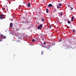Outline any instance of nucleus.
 <instances>
[{
	"instance_id": "29",
	"label": "nucleus",
	"mask_w": 76,
	"mask_h": 76,
	"mask_svg": "<svg viewBox=\"0 0 76 76\" xmlns=\"http://www.w3.org/2000/svg\"><path fill=\"white\" fill-rule=\"evenodd\" d=\"M73 19H72V20H72V21H73Z\"/></svg>"
},
{
	"instance_id": "19",
	"label": "nucleus",
	"mask_w": 76,
	"mask_h": 76,
	"mask_svg": "<svg viewBox=\"0 0 76 76\" xmlns=\"http://www.w3.org/2000/svg\"><path fill=\"white\" fill-rule=\"evenodd\" d=\"M3 10H6V8L3 9Z\"/></svg>"
},
{
	"instance_id": "9",
	"label": "nucleus",
	"mask_w": 76,
	"mask_h": 76,
	"mask_svg": "<svg viewBox=\"0 0 76 76\" xmlns=\"http://www.w3.org/2000/svg\"><path fill=\"white\" fill-rule=\"evenodd\" d=\"M2 37L4 39H6V36H3Z\"/></svg>"
},
{
	"instance_id": "18",
	"label": "nucleus",
	"mask_w": 76,
	"mask_h": 76,
	"mask_svg": "<svg viewBox=\"0 0 76 76\" xmlns=\"http://www.w3.org/2000/svg\"><path fill=\"white\" fill-rule=\"evenodd\" d=\"M74 18H75V17H74V16H73V17H72V19L74 20Z\"/></svg>"
},
{
	"instance_id": "4",
	"label": "nucleus",
	"mask_w": 76,
	"mask_h": 76,
	"mask_svg": "<svg viewBox=\"0 0 76 76\" xmlns=\"http://www.w3.org/2000/svg\"><path fill=\"white\" fill-rule=\"evenodd\" d=\"M40 37L41 38H44V35H43V34L41 33V34H40Z\"/></svg>"
},
{
	"instance_id": "27",
	"label": "nucleus",
	"mask_w": 76,
	"mask_h": 76,
	"mask_svg": "<svg viewBox=\"0 0 76 76\" xmlns=\"http://www.w3.org/2000/svg\"><path fill=\"white\" fill-rule=\"evenodd\" d=\"M43 39H42V41H44V38H43Z\"/></svg>"
},
{
	"instance_id": "1",
	"label": "nucleus",
	"mask_w": 76,
	"mask_h": 76,
	"mask_svg": "<svg viewBox=\"0 0 76 76\" xmlns=\"http://www.w3.org/2000/svg\"><path fill=\"white\" fill-rule=\"evenodd\" d=\"M45 47L46 48H47L48 50V49H49L50 48V44H46Z\"/></svg>"
},
{
	"instance_id": "3",
	"label": "nucleus",
	"mask_w": 76,
	"mask_h": 76,
	"mask_svg": "<svg viewBox=\"0 0 76 76\" xmlns=\"http://www.w3.org/2000/svg\"><path fill=\"white\" fill-rule=\"evenodd\" d=\"M42 27V25L41 24L37 27V28L38 29H41Z\"/></svg>"
},
{
	"instance_id": "11",
	"label": "nucleus",
	"mask_w": 76,
	"mask_h": 76,
	"mask_svg": "<svg viewBox=\"0 0 76 76\" xmlns=\"http://www.w3.org/2000/svg\"><path fill=\"white\" fill-rule=\"evenodd\" d=\"M72 32H75V29H73Z\"/></svg>"
},
{
	"instance_id": "17",
	"label": "nucleus",
	"mask_w": 76,
	"mask_h": 76,
	"mask_svg": "<svg viewBox=\"0 0 76 76\" xmlns=\"http://www.w3.org/2000/svg\"><path fill=\"white\" fill-rule=\"evenodd\" d=\"M35 39H33L32 40V41L33 42H35Z\"/></svg>"
},
{
	"instance_id": "5",
	"label": "nucleus",
	"mask_w": 76,
	"mask_h": 76,
	"mask_svg": "<svg viewBox=\"0 0 76 76\" xmlns=\"http://www.w3.org/2000/svg\"><path fill=\"white\" fill-rule=\"evenodd\" d=\"M53 6V5L51 4H50L48 6V7H52Z\"/></svg>"
},
{
	"instance_id": "12",
	"label": "nucleus",
	"mask_w": 76,
	"mask_h": 76,
	"mask_svg": "<svg viewBox=\"0 0 76 76\" xmlns=\"http://www.w3.org/2000/svg\"><path fill=\"white\" fill-rule=\"evenodd\" d=\"M42 22H44L45 21V20L44 19H42Z\"/></svg>"
},
{
	"instance_id": "24",
	"label": "nucleus",
	"mask_w": 76,
	"mask_h": 76,
	"mask_svg": "<svg viewBox=\"0 0 76 76\" xmlns=\"http://www.w3.org/2000/svg\"><path fill=\"white\" fill-rule=\"evenodd\" d=\"M59 42H61V39H60L59 40Z\"/></svg>"
},
{
	"instance_id": "14",
	"label": "nucleus",
	"mask_w": 76,
	"mask_h": 76,
	"mask_svg": "<svg viewBox=\"0 0 76 76\" xmlns=\"http://www.w3.org/2000/svg\"><path fill=\"white\" fill-rule=\"evenodd\" d=\"M68 23L69 24V23H70V21H68Z\"/></svg>"
},
{
	"instance_id": "13",
	"label": "nucleus",
	"mask_w": 76,
	"mask_h": 76,
	"mask_svg": "<svg viewBox=\"0 0 76 76\" xmlns=\"http://www.w3.org/2000/svg\"><path fill=\"white\" fill-rule=\"evenodd\" d=\"M70 7V8H71V10H73V8H72V7Z\"/></svg>"
},
{
	"instance_id": "10",
	"label": "nucleus",
	"mask_w": 76,
	"mask_h": 76,
	"mask_svg": "<svg viewBox=\"0 0 76 76\" xmlns=\"http://www.w3.org/2000/svg\"><path fill=\"white\" fill-rule=\"evenodd\" d=\"M0 37H3V35L2 34H0Z\"/></svg>"
},
{
	"instance_id": "16",
	"label": "nucleus",
	"mask_w": 76,
	"mask_h": 76,
	"mask_svg": "<svg viewBox=\"0 0 76 76\" xmlns=\"http://www.w3.org/2000/svg\"><path fill=\"white\" fill-rule=\"evenodd\" d=\"M63 12H62L61 14V16H63Z\"/></svg>"
},
{
	"instance_id": "15",
	"label": "nucleus",
	"mask_w": 76,
	"mask_h": 76,
	"mask_svg": "<svg viewBox=\"0 0 76 76\" xmlns=\"http://www.w3.org/2000/svg\"><path fill=\"white\" fill-rule=\"evenodd\" d=\"M44 54V52L43 51H42V53H41L42 55V54Z\"/></svg>"
},
{
	"instance_id": "8",
	"label": "nucleus",
	"mask_w": 76,
	"mask_h": 76,
	"mask_svg": "<svg viewBox=\"0 0 76 76\" xmlns=\"http://www.w3.org/2000/svg\"><path fill=\"white\" fill-rule=\"evenodd\" d=\"M46 13H48L49 12V11H48V9H46Z\"/></svg>"
},
{
	"instance_id": "25",
	"label": "nucleus",
	"mask_w": 76,
	"mask_h": 76,
	"mask_svg": "<svg viewBox=\"0 0 76 76\" xmlns=\"http://www.w3.org/2000/svg\"><path fill=\"white\" fill-rule=\"evenodd\" d=\"M57 8L58 9L59 8H60V7H58Z\"/></svg>"
},
{
	"instance_id": "6",
	"label": "nucleus",
	"mask_w": 76,
	"mask_h": 76,
	"mask_svg": "<svg viewBox=\"0 0 76 76\" xmlns=\"http://www.w3.org/2000/svg\"><path fill=\"white\" fill-rule=\"evenodd\" d=\"M27 6H28V7H30V6H31V4H30V3H28V4Z\"/></svg>"
},
{
	"instance_id": "21",
	"label": "nucleus",
	"mask_w": 76,
	"mask_h": 76,
	"mask_svg": "<svg viewBox=\"0 0 76 76\" xmlns=\"http://www.w3.org/2000/svg\"><path fill=\"white\" fill-rule=\"evenodd\" d=\"M25 23H28V21H25Z\"/></svg>"
},
{
	"instance_id": "28",
	"label": "nucleus",
	"mask_w": 76,
	"mask_h": 76,
	"mask_svg": "<svg viewBox=\"0 0 76 76\" xmlns=\"http://www.w3.org/2000/svg\"><path fill=\"white\" fill-rule=\"evenodd\" d=\"M68 7H70V6L68 5Z\"/></svg>"
},
{
	"instance_id": "31",
	"label": "nucleus",
	"mask_w": 76,
	"mask_h": 76,
	"mask_svg": "<svg viewBox=\"0 0 76 76\" xmlns=\"http://www.w3.org/2000/svg\"><path fill=\"white\" fill-rule=\"evenodd\" d=\"M68 47H69V46H68Z\"/></svg>"
},
{
	"instance_id": "22",
	"label": "nucleus",
	"mask_w": 76,
	"mask_h": 76,
	"mask_svg": "<svg viewBox=\"0 0 76 76\" xmlns=\"http://www.w3.org/2000/svg\"><path fill=\"white\" fill-rule=\"evenodd\" d=\"M43 44L44 45H45V44L46 45V43H45V42H44Z\"/></svg>"
},
{
	"instance_id": "30",
	"label": "nucleus",
	"mask_w": 76,
	"mask_h": 76,
	"mask_svg": "<svg viewBox=\"0 0 76 76\" xmlns=\"http://www.w3.org/2000/svg\"><path fill=\"white\" fill-rule=\"evenodd\" d=\"M69 27V26H67V28H69V27Z\"/></svg>"
},
{
	"instance_id": "7",
	"label": "nucleus",
	"mask_w": 76,
	"mask_h": 76,
	"mask_svg": "<svg viewBox=\"0 0 76 76\" xmlns=\"http://www.w3.org/2000/svg\"><path fill=\"white\" fill-rule=\"evenodd\" d=\"M10 27H12V23H11L10 24Z\"/></svg>"
},
{
	"instance_id": "2",
	"label": "nucleus",
	"mask_w": 76,
	"mask_h": 76,
	"mask_svg": "<svg viewBox=\"0 0 76 76\" xmlns=\"http://www.w3.org/2000/svg\"><path fill=\"white\" fill-rule=\"evenodd\" d=\"M0 18L1 19H4V15H1V16L0 17Z\"/></svg>"
},
{
	"instance_id": "23",
	"label": "nucleus",
	"mask_w": 76,
	"mask_h": 76,
	"mask_svg": "<svg viewBox=\"0 0 76 76\" xmlns=\"http://www.w3.org/2000/svg\"><path fill=\"white\" fill-rule=\"evenodd\" d=\"M2 39H0V42L2 41Z\"/></svg>"
},
{
	"instance_id": "26",
	"label": "nucleus",
	"mask_w": 76,
	"mask_h": 76,
	"mask_svg": "<svg viewBox=\"0 0 76 76\" xmlns=\"http://www.w3.org/2000/svg\"><path fill=\"white\" fill-rule=\"evenodd\" d=\"M23 23H25V21H23Z\"/></svg>"
},
{
	"instance_id": "20",
	"label": "nucleus",
	"mask_w": 76,
	"mask_h": 76,
	"mask_svg": "<svg viewBox=\"0 0 76 76\" xmlns=\"http://www.w3.org/2000/svg\"><path fill=\"white\" fill-rule=\"evenodd\" d=\"M59 6H61V4L60 3L59 4Z\"/></svg>"
}]
</instances>
